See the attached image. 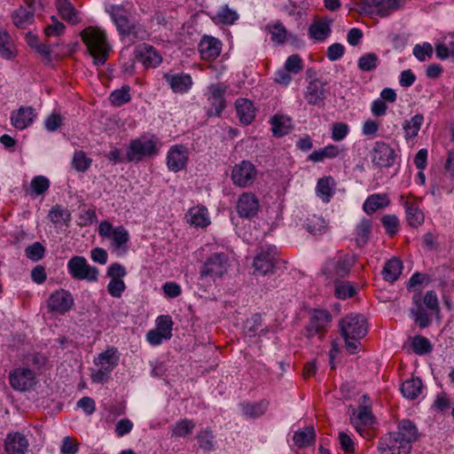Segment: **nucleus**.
I'll return each mask as SVG.
<instances>
[{"label":"nucleus","mask_w":454,"mask_h":454,"mask_svg":"<svg viewBox=\"0 0 454 454\" xmlns=\"http://www.w3.org/2000/svg\"><path fill=\"white\" fill-rule=\"evenodd\" d=\"M418 436V428L411 420H400L395 432L385 434L379 439L378 450L380 454H409Z\"/></svg>","instance_id":"nucleus-1"},{"label":"nucleus","mask_w":454,"mask_h":454,"mask_svg":"<svg viewBox=\"0 0 454 454\" xmlns=\"http://www.w3.org/2000/svg\"><path fill=\"white\" fill-rule=\"evenodd\" d=\"M81 37L93 58V63L96 66L105 65L112 51L106 32L98 27H89L81 32Z\"/></svg>","instance_id":"nucleus-2"},{"label":"nucleus","mask_w":454,"mask_h":454,"mask_svg":"<svg viewBox=\"0 0 454 454\" xmlns=\"http://www.w3.org/2000/svg\"><path fill=\"white\" fill-rule=\"evenodd\" d=\"M332 321V315L326 309H314L304 327V336L312 339L317 336L319 341L325 339Z\"/></svg>","instance_id":"nucleus-3"},{"label":"nucleus","mask_w":454,"mask_h":454,"mask_svg":"<svg viewBox=\"0 0 454 454\" xmlns=\"http://www.w3.org/2000/svg\"><path fill=\"white\" fill-rule=\"evenodd\" d=\"M229 265V256L225 253H214L200 267V278L215 280L216 278H221L227 272Z\"/></svg>","instance_id":"nucleus-4"},{"label":"nucleus","mask_w":454,"mask_h":454,"mask_svg":"<svg viewBox=\"0 0 454 454\" xmlns=\"http://www.w3.org/2000/svg\"><path fill=\"white\" fill-rule=\"evenodd\" d=\"M342 337H351L354 340L363 339L368 331L366 318L361 314H351L339 322Z\"/></svg>","instance_id":"nucleus-5"},{"label":"nucleus","mask_w":454,"mask_h":454,"mask_svg":"<svg viewBox=\"0 0 454 454\" xmlns=\"http://www.w3.org/2000/svg\"><path fill=\"white\" fill-rule=\"evenodd\" d=\"M356 261V257L354 254L336 255L325 263L323 273L328 278H345L350 273Z\"/></svg>","instance_id":"nucleus-6"},{"label":"nucleus","mask_w":454,"mask_h":454,"mask_svg":"<svg viewBox=\"0 0 454 454\" xmlns=\"http://www.w3.org/2000/svg\"><path fill=\"white\" fill-rule=\"evenodd\" d=\"M67 270L73 278L88 282H96L99 274L98 268L90 266L85 257L80 255L69 259Z\"/></svg>","instance_id":"nucleus-7"},{"label":"nucleus","mask_w":454,"mask_h":454,"mask_svg":"<svg viewBox=\"0 0 454 454\" xmlns=\"http://www.w3.org/2000/svg\"><path fill=\"white\" fill-rule=\"evenodd\" d=\"M159 152L156 143L152 139L137 138L130 141L126 153L129 162H139L145 157L156 155Z\"/></svg>","instance_id":"nucleus-8"},{"label":"nucleus","mask_w":454,"mask_h":454,"mask_svg":"<svg viewBox=\"0 0 454 454\" xmlns=\"http://www.w3.org/2000/svg\"><path fill=\"white\" fill-rule=\"evenodd\" d=\"M278 261V249L275 246L261 247L254 259L255 272L262 276L273 273Z\"/></svg>","instance_id":"nucleus-9"},{"label":"nucleus","mask_w":454,"mask_h":454,"mask_svg":"<svg viewBox=\"0 0 454 454\" xmlns=\"http://www.w3.org/2000/svg\"><path fill=\"white\" fill-rule=\"evenodd\" d=\"M207 101L210 107L207 111L208 117H220L226 106L225 93L227 86L223 83H212L207 87Z\"/></svg>","instance_id":"nucleus-10"},{"label":"nucleus","mask_w":454,"mask_h":454,"mask_svg":"<svg viewBox=\"0 0 454 454\" xmlns=\"http://www.w3.org/2000/svg\"><path fill=\"white\" fill-rule=\"evenodd\" d=\"M356 5L360 14L376 13L380 17L388 16L397 7L395 0H359Z\"/></svg>","instance_id":"nucleus-11"},{"label":"nucleus","mask_w":454,"mask_h":454,"mask_svg":"<svg viewBox=\"0 0 454 454\" xmlns=\"http://www.w3.org/2000/svg\"><path fill=\"white\" fill-rule=\"evenodd\" d=\"M9 383L17 391H27L35 384V372L27 368H17L9 373Z\"/></svg>","instance_id":"nucleus-12"},{"label":"nucleus","mask_w":454,"mask_h":454,"mask_svg":"<svg viewBox=\"0 0 454 454\" xmlns=\"http://www.w3.org/2000/svg\"><path fill=\"white\" fill-rule=\"evenodd\" d=\"M396 153L395 150L385 142L378 141L372 152V163L380 168H389L394 165Z\"/></svg>","instance_id":"nucleus-13"},{"label":"nucleus","mask_w":454,"mask_h":454,"mask_svg":"<svg viewBox=\"0 0 454 454\" xmlns=\"http://www.w3.org/2000/svg\"><path fill=\"white\" fill-rule=\"evenodd\" d=\"M255 176L256 169L248 160H242L233 168L231 172L233 183L240 187L250 185L255 179Z\"/></svg>","instance_id":"nucleus-14"},{"label":"nucleus","mask_w":454,"mask_h":454,"mask_svg":"<svg viewBox=\"0 0 454 454\" xmlns=\"http://www.w3.org/2000/svg\"><path fill=\"white\" fill-rule=\"evenodd\" d=\"M74 305V298L70 292L60 289L51 294L48 301V309L51 312L65 314Z\"/></svg>","instance_id":"nucleus-15"},{"label":"nucleus","mask_w":454,"mask_h":454,"mask_svg":"<svg viewBox=\"0 0 454 454\" xmlns=\"http://www.w3.org/2000/svg\"><path fill=\"white\" fill-rule=\"evenodd\" d=\"M189 159L187 148L176 145L169 148L167 155V166L172 172H178L186 167Z\"/></svg>","instance_id":"nucleus-16"},{"label":"nucleus","mask_w":454,"mask_h":454,"mask_svg":"<svg viewBox=\"0 0 454 454\" xmlns=\"http://www.w3.org/2000/svg\"><path fill=\"white\" fill-rule=\"evenodd\" d=\"M134 54L136 59L141 62L145 68H154L162 61L161 56L154 47L146 43L139 44L135 49Z\"/></svg>","instance_id":"nucleus-17"},{"label":"nucleus","mask_w":454,"mask_h":454,"mask_svg":"<svg viewBox=\"0 0 454 454\" xmlns=\"http://www.w3.org/2000/svg\"><path fill=\"white\" fill-rule=\"evenodd\" d=\"M237 212L241 218L252 219L259 210V201L251 192L242 193L237 202Z\"/></svg>","instance_id":"nucleus-18"},{"label":"nucleus","mask_w":454,"mask_h":454,"mask_svg":"<svg viewBox=\"0 0 454 454\" xmlns=\"http://www.w3.org/2000/svg\"><path fill=\"white\" fill-rule=\"evenodd\" d=\"M221 50V41L210 35H203L198 45L201 59L207 61L215 60L220 55Z\"/></svg>","instance_id":"nucleus-19"},{"label":"nucleus","mask_w":454,"mask_h":454,"mask_svg":"<svg viewBox=\"0 0 454 454\" xmlns=\"http://www.w3.org/2000/svg\"><path fill=\"white\" fill-rule=\"evenodd\" d=\"M29 443L26 435L20 432L9 433L4 441L7 454H26Z\"/></svg>","instance_id":"nucleus-20"},{"label":"nucleus","mask_w":454,"mask_h":454,"mask_svg":"<svg viewBox=\"0 0 454 454\" xmlns=\"http://www.w3.org/2000/svg\"><path fill=\"white\" fill-rule=\"evenodd\" d=\"M325 85L318 79H314L309 82L305 92V99L308 104L313 106L324 105L326 98Z\"/></svg>","instance_id":"nucleus-21"},{"label":"nucleus","mask_w":454,"mask_h":454,"mask_svg":"<svg viewBox=\"0 0 454 454\" xmlns=\"http://www.w3.org/2000/svg\"><path fill=\"white\" fill-rule=\"evenodd\" d=\"M163 79L168 83L170 89L175 93H185L192 85V76L184 73H165L163 74Z\"/></svg>","instance_id":"nucleus-22"},{"label":"nucleus","mask_w":454,"mask_h":454,"mask_svg":"<svg viewBox=\"0 0 454 454\" xmlns=\"http://www.w3.org/2000/svg\"><path fill=\"white\" fill-rule=\"evenodd\" d=\"M35 117V110L32 106H20L12 113L11 121L16 129H24L33 123Z\"/></svg>","instance_id":"nucleus-23"},{"label":"nucleus","mask_w":454,"mask_h":454,"mask_svg":"<svg viewBox=\"0 0 454 454\" xmlns=\"http://www.w3.org/2000/svg\"><path fill=\"white\" fill-rule=\"evenodd\" d=\"M235 108L239 121L244 125H249L255 118V107L251 100L238 98L235 101Z\"/></svg>","instance_id":"nucleus-24"},{"label":"nucleus","mask_w":454,"mask_h":454,"mask_svg":"<svg viewBox=\"0 0 454 454\" xmlns=\"http://www.w3.org/2000/svg\"><path fill=\"white\" fill-rule=\"evenodd\" d=\"M110 15L121 35H122L134 21L130 17L129 12L121 5L112 6Z\"/></svg>","instance_id":"nucleus-25"},{"label":"nucleus","mask_w":454,"mask_h":454,"mask_svg":"<svg viewBox=\"0 0 454 454\" xmlns=\"http://www.w3.org/2000/svg\"><path fill=\"white\" fill-rule=\"evenodd\" d=\"M119 360L120 354L118 349L114 347H111L100 353L98 357L95 358L94 364L104 368L106 372H112L118 365Z\"/></svg>","instance_id":"nucleus-26"},{"label":"nucleus","mask_w":454,"mask_h":454,"mask_svg":"<svg viewBox=\"0 0 454 454\" xmlns=\"http://www.w3.org/2000/svg\"><path fill=\"white\" fill-rule=\"evenodd\" d=\"M19 51L9 33L0 28V58L12 61L18 56Z\"/></svg>","instance_id":"nucleus-27"},{"label":"nucleus","mask_w":454,"mask_h":454,"mask_svg":"<svg viewBox=\"0 0 454 454\" xmlns=\"http://www.w3.org/2000/svg\"><path fill=\"white\" fill-rule=\"evenodd\" d=\"M332 23L333 20L328 18L315 20L309 27V36L319 42L325 40L331 34Z\"/></svg>","instance_id":"nucleus-28"},{"label":"nucleus","mask_w":454,"mask_h":454,"mask_svg":"<svg viewBox=\"0 0 454 454\" xmlns=\"http://www.w3.org/2000/svg\"><path fill=\"white\" fill-rule=\"evenodd\" d=\"M187 222L194 227L206 228L210 224L207 209L204 206L193 207L189 209Z\"/></svg>","instance_id":"nucleus-29"},{"label":"nucleus","mask_w":454,"mask_h":454,"mask_svg":"<svg viewBox=\"0 0 454 454\" xmlns=\"http://www.w3.org/2000/svg\"><path fill=\"white\" fill-rule=\"evenodd\" d=\"M403 270V262L400 259L396 257H393L388 260L381 271L383 279L389 282L394 283L399 278Z\"/></svg>","instance_id":"nucleus-30"},{"label":"nucleus","mask_w":454,"mask_h":454,"mask_svg":"<svg viewBox=\"0 0 454 454\" xmlns=\"http://www.w3.org/2000/svg\"><path fill=\"white\" fill-rule=\"evenodd\" d=\"M423 388V383L419 378H411L402 383L400 391L403 397L414 400L421 393Z\"/></svg>","instance_id":"nucleus-31"},{"label":"nucleus","mask_w":454,"mask_h":454,"mask_svg":"<svg viewBox=\"0 0 454 454\" xmlns=\"http://www.w3.org/2000/svg\"><path fill=\"white\" fill-rule=\"evenodd\" d=\"M56 7L61 18L68 23L74 25L80 21L77 11L69 0H56Z\"/></svg>","instance_id":"nucleus-32"},{"label":"nucleus","mask_w":454,"mask_h":454,"mask_svg":"<svg viewBox=\"0 0 454 454\" xmlns=\"http://www.w3.org/2000/svg\"><path fill=\"white\" fill-rule=\"evenodd\" d=\"M268 405L269 403L266 400L240 404L243 415L249 419H256L262 416L266 412Z\"/></svg>","instance_id":"nucleus-33"},{"label":"nucleus","mask_w":454,"mask_h":454,"mask_svg":"<svg viewBox=\"0 0 454 454\" xmlns=\"http://www.w3.org/2000/svg\"><path fill=\"white\" fill-rule=\"evenodd\" d=\"M390 203L387 194H372L369 196L364 203V210L365 213L371 215L379 208L387 207Z\"/></svg>","instance_id":"nucleus-34"},{"label":"nucleus","mask_w":454,"mask_h":454,"mask_svg":"<svg viewBox=\"0 0 454 454\" xmlns=\"http://www.w3.org/2000/svg\"><path fill=\"white\" fill-rule=\"evenodd\" d=\"M294 444L299 448L310 446L315 442L316 433L313 427H307L296 431L293 436Z\"/></svg>","instance_id":"nucleus-35"},{"label":"nucleus","mask_w":454,"mask_h":454,"mask_svg":"<svg viewBox=\"0 0 454 454\" xmlns=\"http://www.w3.org/2000/svg\"><path fill=\"white\" fill-rule=\"evenodd\" d=\"M12 20L13 24L19 28H26L32 24L35 20V14L33 11H28L20 6L12 13Z\"/></svg>","instance_id":"nucleus-36"},{"label":"nucleus","mask_w":454,"mask_h":454,"mask_svg":"<svg viewBox=\"0 0 454 454\" xmlns=\"http://www.w3.org/2000/svg\"><path fill=\"white\" fill-rule=\"evenodd\" d=\"M406 219L413 228H417L424 223V213L419 208V206L413 202L405 203Z\"/></svg>","instance_id":"nucleus-37"},{"label":"nucleus","mask_w":454,"mask_h":454,"mask_svg":"<svg viewBox=\"0 0 454 454\" xmlns=\"http://www.w3.org/2000/svg\"><path fill=\"white\" fill-rule=\"evenodd\" d=\"M412 300L414 304L416 305V309H411V313L412 314L414 320L420 328L427 327L431 320L427 313L422 307L419 294H414Z\"/></svg>","instance_id":"nucleus-38"},{"label":"nucleus","mask_w":454,"mask_h":454,"mask_svg":"<svg viewBox=\"0 0 454 454\" xmlns=\"http://www.w3.org/2000/svg\"><path fill=\"white\" fill-rule=\"evenodd\" d=\"M196 439L199 447L201 450L205 451H212L215 450V435L209 427L201 428L198 432Z\"/></svg>","instance_id":"nucleus-39"},{"label":"nucleus","mask_w":454,"mask_h":454,"mask_svg":"<svg viewBox=\"0 0 454 454\" xmlns=\"http://www.w3.org/2000/svg\"><path fill=\"white\" fill-rule=\"evenodd\" d=\"M334 180L332 176L320 178L317 184V194L324 202H329L333 194Z\"/></svg>","instance_id":"nucleus-40"},{"label":"nucleus","mask_w":454,"mask_h":454,"mask_svg":"<svg viewBox=\"0 0 454 454\" xmlns=\"http://www.w3.org/2000/svg\"><path fill=\"white\" fill-rule=\"evenodd\" d=\"M262 316L261 314H254L250 319H248L245 325V332L250 338L259 335H264L268 333L267 329L262 328Z\"/></svg>","instance_id":"nucleus-41"},{"label":"nucleus","mask_w":454,"mask_h":454,"mask_svg":"<svg viewBox=\"0 0 454 454\" xmlns=\"http://www.w3.org/2000/svg\"><path fill=\"white\" fill-rule=\"evenodd\" d=\"M304 228L313 235L322 234L326 230V223L322 216L312 215L306 219Z\"/></svg>","instance_id":"nucleus-42"},{"label":"nucleus","mask_w":454,"mask_h":454,"mask_svg":"<svg viewBox=\"0 0 454 454\" xmlns=\"http://www.w3.org/2000/svg\"><path fill=\"white\" fill-rule=\"evenodd\" d=\"M340 150L337 145H328L325 147L314 151L309 155V160L314 162H319L326 158L333 159L339 155Z\"/></svg>","instance_id":"nucleus-43"},{"label":"nucleus","mask_w":454,"mask_h":454,"mask_svg":"<svg viewBox=\"0 0 454 454\" xmlns=\"http://www.w3.org/2000/svg\"><path fill=\"white\" fill-rule=\"evenodd\" d=\"M239 19V14L236 11L229 8L228 4L221 7L216 15L212 18L215 23L224 25H232Z\"/></svg>","instance_id":"nucleus-44"},{"label":"nucleus","mask_w":454,"mask_h":454,"mask_svg":"<svg viewBox=\"0 0 454 454\" xmlns=\"http://www.w3.org/2000/svg\"><path fill=\"white\" fill-rule=\"evenodd\" d=\"M130 87L123 85L120 90H114L109 97V100L114 106H121L131 100L129 94Z\"/></svg>","instance_id":"nucleus-45"},{"label":"nucleus","mask_w":454,"mask_h":454,"mask_svg":"<svg viewBox=\"0 0 454 454\" xmlns=\"http://www.w3.org/2000/svg\"><path fill=\"white\" fill-rule=\"evenodd\" d=\"M48 217L54 224L64 222L66 225H68V223L71 221L69 210L60 205L53 206L48 214Z\"/></svg>","instance_id":"nucleus-46"},{"label":"nucleus","mask_w":454,"mask_h":454,"mask_svg":"<svg viewBox=\"0 0 454 454\" xmlns=\"http://www.w3.org/2000/svg\"><path fill=\"white\" fill-rule=\"evenodd\" d=\"M122 35L128 36L130 41L134 43L137 40H145L149 36V34L143 25L134 20Z\"/></svg>","instance_id":"nucleus-47"},{"label":"nucleus","mask_w":454,"mask_h":454,"mask_svg":"<svg viewBox=\"0 0 454 454\" xmlns=\"http://www.w3.org/2000/svg\"><path fill=\"white\" fill-rule=\"evenodd\" d=\"M380 59L377 54L369 52L362 55L357 61L359 69L363 72H370L376 69L379 66Z\"/></svg>","instance_id":"nucleus-48"},{"label":"nucleus","mask_w":454,"mask_h":454,"mask_svg":"<svg viewBox=\"0 0 454 454\" xmlns=\"http://www.w3.org/2000/svg\"><path fill=\"white\" fill-rule=\"evenodd\" d=\"M424 121L423 114H418L411 117L410 121H405L403 125V129L405 132V137L407 138H413L417 137L422 122Z\"/></svg>","instance_id":"nucleus-49"},{"label":"nucleus","mask_w":454,"mask_h":454,"mask_svg":"<svg viewBox=\"0 0 454 454\" xmlns=\"http://www.w3.org/2000/svg\"><path fill=\"white\" fill-rule=\"evenodd\" d=\"M372 231V221L369 219H363L356 226V243L359 247H363L367 243L370 233Z\"/></svg>","instance_id":"nucleus-50"},{"label":"nucleus","mask_w":454,"mask_h":454,"mask_svg":"<svg viewBox=\"0 0 454 454\" xmlns=\"http://www.w3.org/2000/svg\"><path fill=\"white\" fill-rule=\"evenodd\" d=\"M92 160L87 157L83 151H75L74 153L72 166L79 172H85L90 167Z\"/></svg>","instance_id":"nucleus-51"},{"label":"nucleus","mask_w":454,"mask_h":454,"mask_svg":"<svg viewBox=\"0 0 454 454\" xmlns=\"http://www.w3.org/2000/svg\"><path fill=\"white\" fill-rule=\"evenodd\" d=\"M267 29L271 35L272 42L278 44H283L286 42L287 31L282 22L277 21L273 25H268Z\"/></svg>","instance_id":"nucleus-52"},{"label":"nucleus","mask_w":454,"mask_h":454,"mask_svg":"<svg viewBox=\"0 0 454 454\" xmlns=\"http://www.w3.org/2000/svg\"><path fill=\"white\" fill-rule=\"evenodd\" d=\"M411 348L415 354L422 356L432 351V345L428 339L422 335H416L411 341Z\"/></svg>","instance_id":"nucleus-53"},{"label":"nucleus","mask_w":454,"mask_h":454,"mask_svg":"<svg viewBox=\"0 0 454 454\" xmlns=\"http://www.w3.org/2000/svg\"><path fill=\"white\" fill-rule=\"evenodd\" d=\"M194 427L195 423L193 420L184 419L175 424L172 432L175 436L185 437L192 433Z\"/></svg>","instance_id":"nucleus-54"},{"label":"nucleus","mask_w":454,"mask_h":454,"mask_svg":"<svg viewBox=\"0 0 454 454\" xmlns=\"http://www.w3.org/2000/svg\"><path fill=\"white\" fill-rule=\"evenodd\" d=\"M356 294L355 286L348 281H340L335 283V296L338 299L345 300L351 298Z\"/></svg>","instance_id":"nucleus-55"},{"label":"nucleus","mask_w":454,"mask_h":454,"mask_svg":"<svg viewBox=\"0 0 454 454\" xmlns=\"http://www.w3.org/2000/svg\"><path fill=\"white\" fill-rule=\"evenodd\" d=\"M173 321L170 316L162 315L156 319V330L163 333L165 340H169L172 337Z\"/></svg>","instance_id":"nucleus-56"},{"label":"nucleus","mask_w":454,"mask_h":454,"mask_svg":"<svg viewBox=\"0 0 454 454\" xmlns=\"http://www.w3.org/2000/svg\"><path fill=\"white\" fill-rule=\"evenodd\" d=\"M271 131L276 137H281L290 132V128L286 124L282 116L275 115L270 120Z\"/></svg>","instance_id":"nucleus-57"},{"label":"nucleus","mask_w":454,"mask_h":454,"mask_svg":"<svg viewBox=\"0 0 454 454\" xmlns=\"http://www.w3.org/2000/svg\"><path fill=\"white\" fill-rule=\"evenodd\" d=\"M30 187L35 195H42L48 191L50 181L43 176H36L32 179Z\"/></svg>","instance_id":"nucleus-58"},{"label":"nucleus","mask_w":454,"mask_h":454,"mask_svg":"<svg viewBox=\"0 0 454 454\" xmlns=\"http://www.w3.org/2000/svg\"><path fill=\"white\" fill-rule=\"evenodd\" d=\"M45 254V247L38 241L28 246L25 250L26 256L31 261L37 262L41 260Z\"/></svg>","instance_id":"nucleus-59"},{"label":"nucleus","mask_w":454,"mask_h":454,"mask_svg":"<svg viewBox=\"0 0 454 454\" xmlns=\"http://www.w3.org/2000/svg\"><path fill=\"white\" fill-rule=\"evenodd\" d=\"M111 237L113 239V245L115 247H121L129 239V232L123 226H118L114 229Z\"/></svg>","instance_id":"nucleus-60"},{"label":"nucleus","mask_w":454,"mask_h":454,"mask_svg":"<svg viewBox=\"0 0 454 454\" xmlns=\"http://www.w3.org/2000/svg\"><path fill=\"white\" fill-rule=\"evenodd\" d=\"M381 223L389 236H394L398 231L399 220L395 215H386L381 218Z\"/></svg>","instance_id":"nucleus-61"},{"label":"nucleus","mask_w":454,"mask_h":454,"mask_svg":"<svg viewBox=\"0 0 454 454\" xmlns=\"http://www.w3.org/2000/svg\"><path fill=\"white\" fill-rule=\"evenodd\" d=\"M126 289V285L121 278L111 279L107 285V292L114 298H120Z\"/></svg>","instance_id":"nucleus-62"},{"label":"nucleus","mask_w":454,"mask_h":454,"mask_svg":"<svg viewBox=\"0 0 454 454\" xmlns=\"http://www.w3.org/2000/svg\"><path fill=\"white\" fill-rule=\"evenodd\" d=\"M285 68L292 74H299L303 69L302 59L298 54H293L287 58Z\"/></svg>","instance_id":"nucleus-63"},{"label":"nucleus","mask_w":454,"mask_h":454,"mask_svg":"<svg viewBox=\"0 0 454 454\" xmlns=\"http://www.w3.org/2000/svg\"><path fill=\"white\" fill-rule=\"evenodd\" d=\"M78 443L75 440L70 438L69 436H66L62 440V444L60 446V453L61 454H76L78 451Z\"/></svg>","instance_id":"nucleus-64"}]
</instances>
